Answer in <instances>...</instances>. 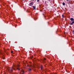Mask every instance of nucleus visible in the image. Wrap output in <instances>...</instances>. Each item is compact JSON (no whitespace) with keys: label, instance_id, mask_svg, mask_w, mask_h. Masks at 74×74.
Wrapping results in <instances>:
<instances>
[{"label":"nucleus","instance_id":"1a4fd4ad","mask_svg":"<svg viewBox=\"0 0 74 74\" xmlns=\"http://www.w3.org/2000/svg\"><path fill=\"white\" fill-rule=\"evenodd\" d=\"M31 69L30 67V68L28 69V71L29 72H30L31 71Z\"/></svg>","mask_w":74,"mask_h":74},{"label":"nucleus","instance_id":"4be33fe9","mask_svg":"<svg viewBox=\"0 0 74 74\" xmlns=\"http://www.w3.org/2000/svg\"><path fill=\"white\" fill-rule=\"evenodd\" d=\"M45 67L46 66L45 65Z\"/></svg>","mask_w":74,"mask_h":74},{"label":"nucleus","instance_id":"0eeeda50","mask_svg":"<svg viewBox=\"0 0 74 74\" xmlns=\"http://www.w3.org/2000/svg\"><path fill=\"white\" fill-rule=\"evenodd\" d=\"M32 7L33 8V10H36V6H32Z\"/></svg>","mask_w":74,"mask_h":74},{"label":"nucleus","instance_id":"f03ea898","mask_svg":"<svg viewBox=\"0 0 74 74\" xmlns=\"http://www.w3.org/2000/svg\"><path fill=\"white\" fill-rule=\"evenodd\" d=\"M24 71L23 69H21V72L20 73V74H24Z\"/></svg>","mask_w":74,"mask_h":74},{"label":"nucleus","instance_id":"f257e3e1","mask_svg":"<svg viewBox=\"0 0 74 74\" xmlns=\"http://www.w3.org/2000/svg\"><path fill=\"white\" fill-rule=\"evenodd\" d=\"M13 70H15V69L14 68V66H13L12 67L9 68L8 69V71H9V73H11L12 72Z\"/></svg>","mask_w":74,"mask_h":74},{"label":"nucleus","instance_id":"2eb2a0df","mask_svg":"<svg viewBox=\"0 0 74 74\" xmlns=\"http://www.w3.org/2000/svg\"><path fill=\"white\" fill-rule=\"evenodd\" d=\"M62 17L63 18H64V16L63 15H62Z\"/></svg>","mask_w":74,"mask_h":74},{"label":"nucleus","instance_id":"9b49d317","mask_svg":"<svg viewBox=\"0 0 74 74\" xmlns=\"http://www.w3.org/2000/svg\"><path fill=\"white\" fill-rule=\"evenodd\" d=\"M62 5H65V3L64 2H63L62 3Z\"/></svg>","mask_w":74,"mask_h":74},{"label":"nucleus","instance_id":"7ed1b4c3","mask_svg":"<svg viewBox=\"0 0 74 74\" xmlns=\"http://www.w3.org/2000/svg\"><path fill=\"white\" fill-rule=\"evenodd\" d=\"M46 60V59L45 58H44L43 59H42L41 60V61L42 62H43V63H45L46 62L45 61Z\"/></svg>","mask_w":74,"mask_h":74},{"label":"nucleus","instance_id":"ddd939ff","mask_svg":"<svg viewBox=\"0 0 74 74\" xmlns=\"http://www.w3.org/2000/svg\"><path fill=\"white\" fill-rule=\"evenodd\" d=\"M69 3L70 4H71L72 3L71 2H70V1H69Z\"/></svg>","mask_w":74,"mask_h":74},{"label":"nucleus","instance_id":"f3484780","mask_svg":"<svg viewBox=\"0 0 74 74\" xmlns=\"http://www.w3.org/2000/svg\"><path fill=\"white\" fill-rule=\"evenodd\" d=\"M73 33H74V30H73Z\"/></svg>","mask_w":74,"mask_h":74},{"label":"nucleus","instance_id":"412c9836","mask_svg":"<svg viewBox=\"0 0 74 74\" xmlns=\"http://www.w3.org/2000/svg\"><path fill=\"white\" fill-rule=\"evenodd\" d=\"M51 0H49V1H50Z\"/></svg>","mask_w":74,"mask_h":74},{"label":"nucleus","instance_id":"6ab92c4d","mask_svg":"<svg viewBox=\"0 0 74 74\" xmlns=\"http://www.w3.org/2000/svg\"><path fill=\"white\" fill-rule=\"evenodd\" d=\"M51 74H55L52 73Z\"/></svg>","mask_w":74,"mask_h":74},{"label":"nucleus","instance_id":"39448f33","mask_svg":"<svg viewBox=\"0 0 74 74\" xmlns=\"http://www.w3.org/2000/svg\"><path fill=\"white\" fill-rule=\"evenodd\" d=\"M74 23V21H72L71 22V21H70V24H69V25H72Z\"/></svg>","mask_w":74,"mask_h":74},{"label":"nucleus","instance_id":"9d476101","mask_svg":"<svg viewBox=\"0 0 74 74\" xmlns=\"http://www.w3.org/2000/svg\"><path fill=\"white\" fill-rule=\"evenodd\" d=\"M33 58V56H31V57H30V59H32V58Z\"/></svg>","mask_w":74,"mask_h":74},{"label":"nucleus","instance_id":"5701e85b","mask_svg":"<svg viewBox=\"0 0 74 74\" xmlns=\"http://www.w3.org/2000/svg\"><path fill=\"white\" fill-rule=\"evenodd\" d=\"M5 52H6V51H5Z\"/></svg>","mask_w":74,"mask_h":74},{"label":"nucleus","instance_id":"6e6552de","mask_svg":"<svg viewBox=\"0 0 74 74\" xmlns=\"http://www.w3.org/2000/svg\"><path fill=\"white\" fill-rule=\"evenodd\" d=\"M70 20L72 21H74V19L73 18H70Z\"/></svg>","mask_w":74,"mask_h":74},{"label":"nucleus","instance_id":"f8f14e48","mask_svg":"<svg viewBox=\"0 0 74 74\" xmlns=\"http://www.w3.org/2000/svg\"><path fill=\"white\" fill-rule=\"evenodd\" d=\"M43 68V67L42 66H41V69H42V68Z\"/></svg>","mask_w":74,"mask_h":74},{"label":"nucleus","instance_id":"4468645a","mask_svg":"<svg viewBox=\"0 0 74 74\" xmlns=\"http://www.w3.org/2000/svg\"><path fill=\"white\" fill-rule=\"evenodd\" d=\"M13 51H11V53H13Z\"/></svg>","mask_w":74,"mask_h":74},{"label":"nucleus","instance_id":"aec40b11","mask_svg":"<svg viewBox=\"0 0 74 74\" xmlns=\"http://www.w3.org/2000/svg\"><path fill=\"white\" fill-rule=\"evenodd\" d=\"M41 11V12H42V10H41V11Z\"/></svg>","mask_w":74,"mask_h":74},{"label":"nucleus","instance_id":"dca6fc26","mask_svg":"<svg viewBox=\"0 0 74 74\" xmlns=\"http://www.w3.org/2000/svg\"><path fill=\"white\" fill-rule=\"evenodd\" d=\"M39 0H37V2H39Z\"/></svg>","mask_w":74,"mask_h":74},{"label":"nucleus","instance_id":"423d86ee","mask_svg":"<svg viewBox=\"0 0 74 74\" xmlns=\"http://www.w3.org/2000/svg\"><path fill=\"white\" fill-rule=\"evenodd\" d=\"M19 66V65H18V66H17V68H16V69L17 70H18V71H19L20 70V69H19L18 67Z\"/></svg>","mask_w":74,"mask_h":74},{"label":"nucleus","instance_id":"20e7f679","mask_svg":"<svg viewBox=\"0 0 74 74\" xmlns=\"http://www.w3.org/2000/svg\"><path fill=\"white\" fill-rule=\"evenodd\" d=\"M34 4V3L33 2H31L30 3H29L28 5L29 6H32Z\"/></svg>","mask_w":74,"mask_h":74},{"label":"nucleus","instance_id":"a211bd4d","mask_svg":"<svg viewBox=\"0 0 74 74\" xmlns=\"http://www.w3.org/2000/svg\"><path fill=\"white\" fill-rule=\"evenodd\" d=\"M15 74H17V73H15Z\"/></svg>","mask_w":74,"mask_h":74}]
</instances>
